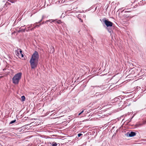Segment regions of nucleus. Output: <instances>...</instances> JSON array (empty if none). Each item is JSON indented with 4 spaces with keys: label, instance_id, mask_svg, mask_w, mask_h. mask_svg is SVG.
<instances>
[{
    "label": "nucleus",
    "instance_id": "f257e3e1",
    "mask_svg": "<svg viewBox=\"0 0 146 146\" xmlns=\"http://www.w3.org/2000/svg\"><path fill=\"white\" fill-rule=\"evenodd\" d=\"M39 55L37 52L35 51L32 55L30 60V63L32 69H35L37 67L38 62Z\"/></svg>",
    "mask_w": 146,
    "mask_h": 146
},
{
    "label": "nucleus",
    "instance_id": "f03ea898",
    "mask_svg": "<svg viewBox=\"0 0 146 146\" xmlns=\"http://www.w3.org/2000/svg\"><path fill=\"white\" fill-rule=\"evenodd\" d=\"M22 74L21 72H19L16 74L12 79L13 83L15 84H18L19 81L21 78Z\"/></svg>",
    "mask_w": 146,
    "mask_h": 146
},
{
    "label": "nucleus",
    "instance_id": "7ed1b4c3",
    "mask_svg": "<svg viewBox=\"0 0 146 146\" xmlns=\"http://www.w3.org/2000/svg\"><path fill=\"white\" fill-rule=\"evenodd\" d=\"M104 22L106 25L108 27H111L112 26L113 23L110 21H109L107 20H105Z\"/></svg>",
    "mask_w": 146,
    "mask_h": 146
},
{
    "label": "nucleus",
    "instance_id": "20e7f679",
    "mask_svg": "<svg viewBox=\"0 0 146 146\" xmlns=\"http://www.w3.org/2000/svg\"><path fill=\"white\" fill-rule=\"evenodd\" d=\"M56 21V20H54L53 19H50L49 20H47L45 22H43L41 24V25L44 24L45 23H47V22L48 21L50 22V23H52V22H54L55 21Z\"/></svg>",
    "mask_w": 146,
    "mask_h": 146
},
{
    "label": "nucleus",
    "instance_id": "39448f33",
    "mask_svg": "<svg viewBox=\"0 0 146 146\" xmlns=\"http://www.w3.org/2000/svg\"><path fill=\"white\" fill-rule=\"evenodd\" d=\"M136 135L135 133L131 131L130 133H129V137H133Z\"/></svg>",
    "mask_w": 146,
    "mask_h": 146
},
{
    "label": "nucleus",
    "instance_id": "423d86ee",
    "mask_svg": "<svg viewBox=\"0 0 146 146\" xmlns=\"http://www.w3.org/2000/svg\"><path fill=\"white\" fill-rule=\"evenodd\" d=\"M50 50L49 52L50 53H53V52H54V47L52 46H51L50 47Z\"/></svg>",
    "mask_w": 146,
    "mask_h": 146
},
{
    "label": "nucleus",
    "instance_id": "0eeeda50",
    "mask_svg": "<svg viewBox=\"0 0 146 146\" xmlns=\"http://www.w3.org/2000/svg\"><path fill=\"white\" fill-rule=\"evenodd\" d=\"M16 55L18 56L19 58H21V54H20L19 52V50H17L15 51Z\"/></svg>",
    "mask_w": 146,
    "mask_h": 146
},
{
    "label": "nucleus",
    "instance_id": "6e6552de",
    "mask_svg": "<svg viewBox=\"0 0 146 146\" xmlns=\"http://www.w3.org/2000/svg\"><path fill=\"white\" fill-rule=\"evenodd\" d=\"M41 25V24H40L39 25H35L34 27L33 28H32V29H31V30H33L34 29H35L36 27H39Z\"/></svg>",
    "mask_w": 146,
    "mask_h": 146
},
{
    "label": "nucleus",
    "instance_id": "1a4fd4ad",
    "mask_svg": "<svg viewBox=\"0 0 146 146\" xmlns=\"http://www.w3.org/2000/svg\"><path fill=\"white\" fill-rule=\"evenodd\" d=\"M57 143L54 142H53L52 143V146H57Z\"/></svg>",
    "mask_w": 146,
    "mask_h": 146
},
{
    "label": "nucleus",
    "instance_id": "9d476101",
    "mask_svg": "<svg viewBox=\"0 0 146 146\" xmlns=\"http://www.w3.org/2000/svg\"><path fill=\"white\" fill-rule=\"evenodd\" d=\"M25 28L24 29H21V28H20L19 29V32H21L22 31L25 32Z\"/></svg>",
    "mask_w": 146,
    "mask_h": 146
},
{
    "label": "nucleus",
    "instance_id": "9b49d317",
    "mask_svg": "<svg viewBox=\"0 0 146 146\" xmlns=\"http://www.w3.org/2000/svg\"><path fill=\"white\" fill-rule=\"evenodd\" d=\"M100 86H91V88H96V87H100Z\"/></svg>",
    "mask_w": 146,
    "mask_h": 146
},
{
    "label": "nucleus",
    "instance_id": "f8f14e48",
    "mask_svg": "<svg viewBox=\"0 0 146 146\" xmlns=\"http://www.w3.org/2000/svg\"><path fill=\"white\" fill-rule=\"evenodd\" d=\"M21 99L23 101H24L25 100V97L24 96H22L21 97Z\"/></svg>",
    "mask_w": 146,
    "mask_h": 146
},
{
    "label": "nucleus",
    "instance_id": "ddd939ff",
    "mask_svg": "<svg viewBox=\"0 0 146 146\" xmlns=\"http://www.w3.org/2000/svg\"><path fill=\"white\" fill-rule=\"evenodd\" d=\"M42 19H41L38 22H36L34 24H33V26H35V24H38L40 23L42 21Z\"/></svg>",
    "mask_w": 146,
    "mask_h": 146
},
{
    "label": "nucleus",
    "instance_id": "4468645a",
    "mask_svg": "<svg viewBox=\"0 0 146 146\" xmlns=\"http://www.w3.org/2000/svg\"><path fill=\"white\" fill-rule=\"evenodd\" d=\"M17 50H19V52L20 54H22V51L21 50V49L20 48L18 49Z\"/></svg>",
    "mask_w": 146,
    "mask_h": 146
},
{
    "label": "nucleus",
    "instance_id": "2eb2a0df",
    "mask_svg": "<svg viewBox=\"0 0 146 146\" xmlns=\"http://www.w3.org/2000/svg\"><path fill=\"white\" fill-rule=\"evenodd\" d=\"M16 121V120H13V121H11L10 123V124H12V123H14V122H15V121Z\"/></svg>",
    "mask_w": 146,
    "mask_h": 146
},
{
    "label": "nucleus",
    "instance_id": "dca6fc26",
    "mask_svg": "<svg viewBox=\"0 0 146 146\" xmlns=\"http://www.w3.org/2000/svg\"><path fill=\"white\" fill-rule=\"evenodd\" d=\"M56 21L54 22H56V23H57L58 24H60V20L56 21V20H55Z\"/></svg>",
    "mask_w": 146,
    "mask_h": 146
},
{
    "label": "nucleus",
    "instance_id": "f3484780",
    "mask_svg": "<svg viewBox=\"0 0 146 146\" xmlns=\"http://www.w3.org/2000/svg\"><path fill=\"white\" fill-rule=\"evenodd\" d=\"M8 1L12 3H14L15 2V1H13V0H9Z\"/></svg>",
    "mask_w": 146,
    "mask_h": 146
},
{
    "label": "nucleus",
    "instance_id": "a211bd4d",
    "mask_svg": "<svg viewBox=\"0 0 146 146\" xmlns=\"http://www.w3.org/2000/svg\"><path fill=\"white\" fill-rule=\"evenodd\" d=\"M82 135V133H79L78 134V137H80Z\"/></svg>",
    "mask_w": 146,
    "mask_h": 146
},
{
    "label": "nucleus",
    "instance_id": "6ab92c4d",
    "mask_svg": "<svg viewBox=\"0 0 146 146\" xmlns=\"http://www.w3.org/2000/svg\"><path fill=\"white\" fill-rule=\"evenodd\" d=\"M24 56V55L22 53L21 54V57H23Z\"/></svg>",
    "mask_w": 146,
    "mask_h": 146
},
{
    "label": "nucleus",
    "instance_id": "aec40b11",
    "mask_svg": "<svg viewBox=\"0 0 146 146\" xmlns=\"http://www.w3.org/2000/svg\"><path fill=\"white\" fill-rule=\"evenodd\" d=\"M108 31L109 33H111V29H108Z\"/></svg>",
    "mask_w": 146,
    "mask_h": 146
},
{
    "label": "nucleus",
    "instance_id": "412c9836",
    "mask_svg": "<svg viewBox=\"0 0 146 146\" xmlns=\"http://www.w3.org/2000/svg\"><path fill=\"white\" fill-rule=\"evenodd\" d=\"M45 17L44 16V15H43L42 16V20H43V19H44V18Z\"/></svg>",
    "mask_w": 146,
    "mask_h": 146
},
{
    "label": "nucleus",
    "instance_id": "4be33fe9",
    "mask_svg": "<svg viewBox=\"0 0 146 146\" xmlns=\"http://www.w3.org/2000/svg\"><path fill=\"white\" fill-rule=\"evenodd\" d=\"M32 26V24H31V25H30V26H29V27H28V29H29V28H30Z\"/></svg>",
    "mask_w": 146,
    "mask_h": 146
},
{
    "label": "nucleus",
    "instance_id": "5701e85b",
    "mask_svg": "<svg viewBox=\"0 0 146 146\" xmlns=\"http://www.w3.org/2000/svg\"><path fill=\"white\" fill-rule=\"evenodd\" d=\"M84 111V110H82V111L80 112V113H81V114H82V113Z\"/></svg>",
    "mask_w": 146,
    "mask_h": 146
},
{
    "label": "nucleus",
    "instance_id": "b1692460",
    "mask_svg": "<svg viewBox=\"0 0 146 146\" xmlns=\"http://www.w3.org/2000/svg\"><path fill=\"white\" fill-rule=\"evenodd\" d=\"M81 113H79L78 114V115H80Z\"/></svg>",
    "mask_w": 146,
    "mask_h": 146
},
{
    "label": "nucleus",
    "instance_id": "393cba45",
    "mask_svg": "<svg viewBox=\"0 0 146 146\" xmlns=\"http://www.w3.org/2000/svg\"><path fill=\"white\" fill-rule=\"evenodd\" d=\"M142 125V124H139V126H141Z\"/></svg>",
    "mask_w": 146,
    "mask_h": 146
}]
</instances>
